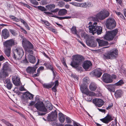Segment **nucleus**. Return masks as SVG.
I'll list each match as a JSON object with an SVG mask.
<instances>
[{
	"label": "nucleus",
	"mask_w": 126,
	"mask_h": 126,
	"mask_svg": "<svg viewBox=\"0 0 126 126\" xmlns=\"http://www.w3.org/2000/svg\"><path fill=\"white\" fill-rule=\"evenodd\" d=\"M84 59L83 56L80 55H77L74 56L70 65L73 67L75 68L78 70H81L82 67L80 65L82 61Z\"/></svg>",
	"instance_id": "f257e3e1"
},
{
	"label": "nucleus",
	"mask_w": 126,
	"mask_h": 126,
	"mask_svg": "<svg viewBox=\"0 0 126 126\" xmlns=\"http://www.w3.org/2000/svg\"><path fill=\"white\" fill-rule=\"evenodd\" d=\"M97 23L94 22L93 25L89 26L88 27L89 32L94 35L97 33L98 35L100 34L102 31L101 27L97 25Z\"/></svg>",
	"instance_id": "f03ea898"
},
{
	"label": "nucleus",
	"mask_w": 126,
	"mask_h": 126,
	"mask_svg": "<svg viewBox=\"0 0 126 126\" xmlns=\"http://www.w3.org/2000/svg\"><path fill=\"white\" fill-rule=\"evenodd\" d=\"M109 15V13L108 11H102L97 14L95 16L92 17V19L94 21H97L98 19L103 20L108 17Z\"/></svg>",
	"instance_id": "7ed1b4c3"
},
{
	"label": "nucleus",
	"mask_w": 126,
	"mask_h": 126,
	"mask_svg": "<svg viewBox=\"0 0 126 126\" xmlns=\"http://www.w3.org/2000/svg\"><path fill=\"white\" fill-rule=\"evenodd\" d=\"M118 51L116 48H113L108 53L104 55V57L107 59H113L116 58L118 55Z\"/></svg>",
	"instance_id": "20e7f679"
},
{
	"label": "nucleus",
	"mask_w": 126,
	"mask_h": 126,
	"mask_svg": "<svg viewBox=\"0 0 126 126\" xmlns=\"http://www.w3.org/2000/svg\"><path fill=\"white\" fill-rule=\"evenodd\" d=\"M24 52L21 47H17L14 50L13 56L16 60H20Z\"/></svg>",
	"instance_id": "39448f33"
},
{
	"label": "nucleus",
	"mask_w": 126,
	"mask_h": 126,
	"mask_svg": "<svg viewBox=\"0 0 126 126\" xmlns=\"http://www.w3.org/2000/svg\"><path fill=\"white\" fill-rule=\"evenodd\" d=\"M118 32L117 29H115L111 31H107L104 36V39L108 40H112Z\"/></svg>",
	"instance_id": "423d86ee"
},
{
	"label": "nucleus",
	"mask_w": 126,
	"mask_h": 126,
	"mask_svg": "<svg viewBox=\"0 0 126 126\" xmlns=\"http://www.w3.org/2000/svg\"><path fill=\"white\" fill-rule=\"evenodd\" d=\"M106 25L107 28L111 29L115 27L116 25V23L113 19L110 18L107 19Z\"/></svg>",
	"instance_id": "0eeeda50"
},
{
	"label": "nucleus",
	"mask_w": 126,
	"mask_h": 126,
	"mask_svg": "<svg viewBox=\"0 0 126 126\" xmlns=\"http://www.w3.org/2000/svg\"><path fill=\"white\" fill-rule=\"evenodd\" d=\"M35 107L37 110L39 111L44 112L47 111V109L46 108L44 103L42 101L37 102L34 105Z\"/></svg>",
	"instance_id": "6e6552de"
},
{
	"label": "nucleus",
	"mask_w": 126,
	"mask_h": 126,
	"mask_svg": "<svg viewBox=\"0 0 126 126\" xmlns=\"http://www.w3.org/2000/svg\"><path fill=\"white\" fill-rule=\"evenodd\" d=\"M22 42L23 46L25 49H27L28 48H33V46L32 43L25 38L23 39Z\"/></svg>",
	"instance_id": "1a4fd4ad"
},
{
	"label": "nucleus",
	"mask_w": 126,
	"mask_h": 126,
	"mask_svg": "<svg viewBox=\"0 0 126 126\" xmlns=\"http://www.w3.org/2000/svg\"><path fill=\"white\" fill-rule=\"evenodd\" d=\"M57 116V113L55 111L52 112L50 114H48L47 117V120L48 121H53L55 120Z\"/></svg>",
	"instance_id": "9d476101"
},
{
	"label": "nucleus",
	"mask_w": 126,
	"mask_h": 126,
	"mask_svg": "<svg viewBox=\"0 0 126 126\" xmlns=\"http://www.w3.org/2000/svg\"><path fill=\"white\" fill-rule=\"evenodd\" d=\"M114 117L111 115L108 114L104 118L100 119V120L102 122L106 124H108L109 122L113 120Z\"/></svg>",
	"instance_id": "9b49d317"
},
{
	"label": "nucleus",
	"mask_w": 126,
	"mask_h": 126,
	"mask_svg": "<svg viewBox=\"0 0 126 126\" xmlns=\"http://www.w3.org/2000/svg\"><path fill=\"white\" fill-rule=\"evenodd\" d=\"M103 81L106 83H110L112 81L110 75L108 74H104L102 76Z\"/></svg>",
	"instance_id": "f8f14e48"
},
{
	"label": "nucleus",
	"mask_w": 126,
	"mask_h": 126,
	"mask_svg": "<svg viewBox=\"0 0 126 126\" xmlns=\"http://www.w3.org/2000/svg\"><path fill=\"white\" fill-rule=\"evenodd\" d=\"M16 44V42L15 40L11 39L5 42L4 45L6 47H10L12 45H15Z\"/></svg>",
	"instance_id": "ddd939ff"
},
{
	"label": "nucleus",
	"mask_w": 126,
	"mask_h": 126,
	"mask_svg": "<svg viewBox=\"0 0 126 126\" xmlns=\"http://www.w3.org/2000/svg\"><path fill=\"white\" fill-rule=\"evenodd\" d=\"M93 102L96 106L98 107H101L104 104L103 101L100 99H94L93 100Z\"/></svg>",
	"instance_id": "4468645a"
},
{
	"label": "nucleus",
	"mask_w": 126,
	"mask_h": 126,
	"mask_svg": "<svg viewBox=\"0 0 126 126\" xmlns=\"http://www.w3.org/2000/svg\"><path fill=\"white\" fill-rule=\"evenodd\" d=\"M92 65V63L91 61L87 60L84 62L82 66L83 68L87 70L91 68Z\"/></svg>",
	"instance_id": "2eb2a0df"
},
{
	"label": "nucleus",
	"mask_w": 126,
	"mask_h": 126,
	"mask_svg": "<svg viewBox=\"0 0 126 126\" xmlns=\"http://www.w3.org/2000/svg\"><path fill=\"white\" fill-rule=\"evenodd\" d=\"M12 81L13 83L16 86H19L20 84V81L19 78L16 76L12 78Z\"/></svg>",
	"instance_id": "dca6fc26"
},
{
	"label": "nucleus",
	"mask_w": 126,
	"mask_h": 126,
	"mask_svg": "<svg viewBox=\"0 0 126 126\" xmlns=\"http://www.w3.org/2000/svg\"><path fill=\"white\" fill-rule=\"evenodd\" d=\"M2 36L4 39L7 38L9 36V32L7 29H5L2 30Z\"/></svg>",
	"instance_id": "f3484780"
},
{
	"label": "nucleus",
	"mask_w": 126,
	"mask_h": 126,
	"mask_svg": "<svg viewBox=\"0 0 126 126\" xmlns=\"http://www.w3.org/2000/svg\"><path fill=\"white\" fill-rule=\"evenodd\" d=\"M96 41L98 42L99 46H106L108 44V42L99 39H97Z\"/></svg>",
	"instance_id": "a211bd4d"
},
{
	"label": "nucleus",
	"mask_w": 126,
	"mask_h": 126,
	"mask_svg": "<svg viewBox=\"0 0 126 126\" xmlns=\"http://www.w3.org/2000/svg\"><path fill=\"white\" fill-rule=\"evenodd\" d=\"M101 71L100 69H98L94 70L93 72V74L98 77H100L102 74Z\"/></svg>",
	"instance_id": "6ab92c4d"
},
{
	"label": "nucleus",
	"mask_w": 126,
	"mask_h": 126,
	"mask_svg": "<svg viewBox=\"0 0 126 126\" xmlns=\"http://www.w3.org/2000/svg\"><path fill=\"white\" fill-rule=\"evenodd\" d=\"M37 67H36L35 66L33 67H28L27 69V71L30 74H33L36 71Z\"/></svg>",
	"instance_id": "aec40b11"
},
{
	"label": "nucleus",
	"mask_w": 126,
	"mask_h": 126,
	"mask_svg": "<svg viewBox=\"0 0 126 126\" xmlns=\"http://www.w3.org/2000/svg\"><path fill=\"white\" fill-rule=\"evenodd\" d=\"M81 6V7L87 8L93 6V4L90 2H86L82 3Z\"/></svg>",
	"instance_id": "412c9836"
},
{
	"label": "nucleus",
	"mask_w": 126,
	"mask_h": 126,
	"mask_svg": "<svg viewBox=\"0 0 126 126\" xmlns=\"http://www.w3.org/2000/svg\"><path fill=\"white\" fill-rule=\"evenodd\" d=\"M28 58L30 62L32 63H34L35 62V58L33 55L29 54L28 55Z\"/></svg>",
	"instance_id": "4be33fe9"
},
{
	"label": "nucleus",
	"mask_w": 126,
	"mask_h": 126,
	"mask_svg": "<svg viewBox=\"0 0 126 126\" xmlns=\"http://www.w3.org/2000/svg\"><path fill=\"white\" fill-rule=\"evenodd\" d=\"M25 97L27 99H32L33 98L34 95L29 92H27L25 93L24 94Z\"/></svg>",
	"instance_id": "5701e85b"
},
{
	"label": "nucleus",
	"mask_w": 126,
	"mask_h": 126,
	"mask_svg": "<svg viewBox=\"0 0 126 126\" xmlns=\"http://www.w3.org/2000/svg\"><path fill=\"white\" fill-rule=\"evenodd\" d=\"M123 92L121 90L116 91L115 94V95L116 98L121 97L123 95Z\"/></svg>",
	"instance_id": "b1692460"
},
{
	"label": "nucleus",
	"mask_w": 126,
	"mask_h": 126,
	"mask_svg": "<svg viewBox=\"0 0 126 126\" xmlns=\"http://www.w3.org/2000/svg\"><path fill=\"white\" fill-rule=\"evenodd\" d=\"M67 12V10L65 9H60L58 12V15L59 16H64L65 15Z\"/></svg>",
	"instance_id": "393cba45"
},
{
	"label": "nucleus",
	"mask_w": 126,
	"mask_h": 126,
	"mask_svg": "<svg viewBox=\"0 0 126 126\" xmlns=\"http://www.w3.org/2000/svg\"><path fill=\"white\" fill-rule=\"evenodd\" d=\"M59 117L60 122L62 123H63L65 120V118L63 114L61 113H59Z\"/></svg>",
	"instance_id": "a878e982"
},
{
	"label": "nucleus",
	"mask_w": 126,
	"mask_h": 126,
	"mask_svg": "<svg viewBox=\"0 0 126 126\" xmlns=\"http://www.w3.org/2000/svg\"><path fill=\"white\" fill-rule=\"evenodd\" d=\"M80 89L81 92L86 95L88 94L89 91L87 87H80Z\"/></svg>",
	"instance_id": "bb28decb"
},
{
	"label": "nucleus",
	"mask_w": 126,
	"mask_h": 126,
	"mask_svg": "<svg viewBox=\"0 0 126 126\" xmlns=\"http://www.w3.org/2000/svg\"><path fill=\"white\" fill-rule=\"evenodd\" d=\"M46 7L48 10L51 12L52 9L55 7V5L54 4H49L46 6Z\"/></svg>",
	"instance_id": "cd10ccee"
},
{
	"label": "nucleus",
	"mask_w": 126,
	"mask_h": 126,
	"mask_svg": "<svg viewBox=\"0 0 126 126\" xmlns=\"http://www.w3.org/2000/svg\"><path fill=\"white\" fill-rule=\"evenodd\" d=\"M5 54L8 57H9L11 54V47H6L4 50Z\"/></svg>",
	"instance_id": "c85d7f7f"
},
{
	"label": "nucleus",
	"mask_w": 126,
	"mask_h": 126,
	"mask_svg": "<svg viewBox=\"0 0 126 126\" xmlns=\"http://www.w3.org/2000/svg\"><path fill=\"white\" fill-rule=\"evenodd\" d=\"M7 73L6 71L3 70L1 71L0 73V77L2 78H4L7 75Z\"/></svg>",
	"instance_id": "c756f323"
},
{
	"label": "nucleus",
	"mask_w": 126,
	"mask_h": 126,
	"mask_svg": "<svg viewBox=\"0 0 126 126\" xmlns=\"http://www.w3.org/2000/svg\"><path fill=\"white\" fill-rule=\"evenodd\" d=\"M88 79V78L87 77H85L83 79V82L84 87H86L87 86L89 82Z\"/></svg>",
	"instance_id": "7c9ffc66"
},
{
	"label": "nucleus",
	"mask_w": 126,
	"mask_h": 126,
	"mask_svg": "<svg viewBox=\"0 0 126 126\" xmlns=\"http://www.w3.org/2000/svg\"><path fill=\"white\" fill-rule=\"evenodd\" d=\"M21 23H22L25 27L29 30H30V29L29 27L28 24H27V23L23 19L20 18V20Z\"/></svg>",
	"instance_id": "2f4dec72"
},
{
	"label": "nucleus",
	"mask_w": 126,
	"mask_h": 126,
	"mask_svg": "<svg viewBox=\"0 0 126 126\" xmlns=\"http://www.w3.org/2000/svg\"><path fill=\"white\" fill-rule=\"evenodd\" d=\"M21 23H22L25 27L29 30H30V29L29 27L28 24H27V23L23 19L20 18V20Z\"/></svg>",
	"instance_id": "473e14b6"
},
{
	"label": "nucleus",
	"mask_w": 126,
	"mask_h": 126,
	"mask_svg": "<svg viewBox=\"0 0 126 126\" xmlns=\"http://www.w3.org/2000/svg\"><path fill=\"white\" fill-rule=\"evenodd\" d=\"M45 65H46V66L47 68H49L52 71L53 73V74L54 76L55 72L52 66L48 63L46 64H45Z\"/></svg>",
	"instance_id": "72a5a7b5"
},
{
	"label": "nucleus",
	"mask_w": 126,
	"mask_h": 126,
	"mask_svg": "<svg viewBox=\"0 0 126 126\" xmlns=\"http://www.w3.org/2000/svg\"><path fill=\"white\" fill-rule=\"evenodd\" d=\"M54 17L56 18L59 20H61L64 19H69L71 18V16H65L63 17H60L55 16H53Z\"/></svg>",
	"instance_id": "f704fd0d"
},
{
	"label": "nucleus",
	"mask_w": 126,
	"mask_h": 126,
	"mask_svg": "<svg viewBox=\"0 0 126 126\" xmlns=\"http://www.w3.org/2000/svg\"><path fill=\"white\" fill-rule=\"evenodd\" d=\"M69 3L76 6L81 7V6H81L82 3H77L75 2H70Z\"/></svg>",
	"instance_id": "c9c22d12"
},
{
	"label": "nucleus",
	"mask_w": 126,
	"mask_h": 126,
	"mask_svg": "<svg viewBox=\"0 0 126 126\" xmlns=\"http://www.w3.org/2000/svg\"><path fill=\"white\" fill-rule=\"evenodd\" d=\"M87 95H89L90 96H95L96 95L93 92L89 91L88 93V94H87Z\"/></svg>",
	"instance_id": "e433bc0d"
},
{
	"label": "nucleus",
	"mask_w": 126,
	"mask_h": 126,
	"mask_svg": "<svg viewBox=\"0 0 126 126\" xmlns=\"http://www.w3.org/2000/svg\"><path fill=\"white\" fill-rule=\"evenodd\" d=\"M124 82L122 80H120V81H118L117 83H115V86H120L123 84Z\"/></svg>",
	"instance_id": "4c0bfd02"
},
{
	"label": "nucleus",
	"mask_w": 126,
	"mask_h": 126,
	"mask_svg": "<svg viewBox=\"0 0 126 126\" xmlns=\"http://www.w3.org/2000/svg\"><path fill=\"white\" fill-rule=\"evenodd\" d=\"M72 32L74 34H76L77 33V31L76 29V27L73 26L71 29Z\"/></svg>",
	"instance_id": "58836bf2"
},
{
	"label": "nucleus",
	"mask_w": 126,
	"mask_h": 126,
	"mask_svg": "<svg viewBox=\"0 0 126 126\" xmlns=\"http://www.w3.org/2000/svg\"><path fill=\"white\" fill-rule=\"evenodd\" d=\"M46 107L47 109L51 110L53 109V107L52 105L50 103L48 104L46 106Z\"/></svg>",
	"instance_id": "ea45409f"
},
{
	"label": "nucleus",
	"mask_w": 126,
	"mask_h": 126,
	"mask_svg": "<svg viewBox=\"0 0 126 126\" xmlns=\"http://www.w3.org/2000/svg\"><path fill=\"white\" fill-rule=\"evenodd\" d=\"M38 7L39 9L42 11H45L47 10V9L44 7L40 6H38Z\"/></svg>",
	"instance_id": "a19ab883"
},
{
	"label": "nucleus",
	"mask_w": 126,
	"mask_h": 126,
	"mask_svg": "<svg viewBox=\"0 0 126 126\" xmlns=\"http://www.w3.org/2000/svg\"><path fill=\"white\" fill-rule=\"evenodd\" d=\"M8 68V66L7 64H4L3 67V70L6 71Z\"/></svg>",
	"instance_id": "79ce46f5"
},
{
	"label": "nucleus",
	"mask_w": 126,
	"mask_h": 126,
	"mask_svg": "<svg viewBox=\"0 0 126 126\" xmlns=\"http://www.w3.org/2000/svg\"><path fill=\"white\" fill-rule=\"evenodd\" d=\"M107 89L110 92H114L115 91L114 87H107Z\"/></svg>",
	"instance_id": "37998d69"
},
{
	"label": "nucleus",
	"mask_w": 126,
	"mask_h": 126,
	"mask_svg": "<svg viewBox=\"0 0 126 126\" xmlns=\"http://www.w3.org/2000/svg\"><path fill=\"white\" fill-rule=\"evenodd\" d=\"M31 2L33 5H38V2L35 0H31Z\"/></svg>",
	"instance_id": "c03bdc74"
},
{
	"label": "nucleus",
	"mask_w": 126,
	"mask_h": 126,
	"mask_svg": "<svg viewBox=\"0 0 126 126\" xmlns=\"http://www.w3.org/2000/svg\"><path fill=\"white\" fill-rule=\"evenodd\" d=\"M6 81L7 82V83L6 87H12V84L10 81H9V80H6Z\"/></svg>",
	"instance_id": "a18cd8bd"
},
{
	"label": "nucleus",
	"mask_w": 126,
	"mask_h": 126,
	"mask_svg": "<svg viewBox=\"0 0 126 126\" xmlns=\"http://www.w3.org/2000/svg\"><path fill=\"white\" fill-rule=\"evenodd\" d=\"M10 31L11 32V33L13 35H16V31L13 30H11L10 29Z\"/></svg>",
	"instance_id": "49530a36"
},
{
	"label": "nucleus",
	"mask_w": 126,
	"mask_h": 126,
	"mask_svg": "<svg viewBox=\"0 0 126 126\" xmlns=\"http://www.w3.org/2000/svg\"><path fill=\"white\" fill-rule=\"evenodd\" d=\"M85 99L87 101H91L92 100V98L89 95L87 96Z\"/></svg>",
	"instance_id": "de8ad7c7"
},
{
	"label": "nucleus",
	"mask_w": 126,
	"mask_h": 126,
	"mask_svg": "<svg viewBox=\"0 0 126 126\" xmlns=\"http://www.w3.org/2000/svg\"><path fill=\"white\" fill-rule=\"evenodd\" d=\"M64 4V2L61 1L58 4L59 6L61 7H63Z\"/></svg>",
	"instance_id": "09e8293b"
},
{
	"label": "nucleus",
	"mask_w": 126,
	"mask_h": 126,
	"mask_svg": "<svg viewBox=\"0 0 126 126\" xmlns=\"http://www.w3.org/2000/svg\"><path fill=\"white\" fill-rule=\"evenodd\" d=\"M66 121L67 123H70L71 122V120L70 118L69 117H67L66 118Z\"/></svg>",
	"instance_id": "8fccbe9b"
},
{
	"label": "nucleus",
	"mask_w": 126,
	"mask_h": 126,
	"mask_svg": "<svg viewBox=\"0 0 126 126\" xmlns=\"http://www.w3.org/2000/svg\"><path fill=\"white\" fill-rule=\"evenodd\" d=\"M31 49V48H27V49H25V50L26 51L29 52V53L32 54L33 53L32 51L30 49Z\"/></svg>",
	"instance_id": "3c124183"
},
{
	"label": "nucleus",
	"mask_w": 126,
	"mask_h": 126,
	"mask_svg": "<svg viewBox=\"0 0 126 126\" xmlns=\"http://www.w3.org/2000/svg\"><path fill=\"white\" fill-rule=\"evenodd\" d=\"M41 70H38V69L37 70V73L36 74H34V76L35 77L38 76L40 73V71Z\"/></svg>",
	"instance_id": "603ef678"
},
{
	"label": "nucleus",
	"mask_w": 126,
	"mask_h": 126,
	"mask_svg": "<svg viewBox=\"0 0 126 126\" xmlns=\"http://www.w3.org/2000/svg\"><path fill=\"white\" fill-rule=\"evenodd\" d=\"M53 84H54L55 85L54 87H56L58 86L59 85V82L58 80L56 81L55 82L53 83Z\"/></svg>",
	"instance_id": "864d4df0"
},
{
	"label": "nucleus",
	"mask_w": 126,
	"mask_h": 126,
	"mask_svg": "<svg viewBox=\"0 0 126 126\" xmlns=\"http://www.w3.org/2000/svg\"><path fill=\"white\" fill-rule=\"evenodd\" d=\"M89 89L90 90L92 91H94L96 89V87H89Z\"/></svg>",
	"instance_id": "5fc2aeb1"
},
{
	"label": "nucleus",
	"mask_w": 126,
	"mask_h": 126,
	"mask_svg": "<svg viewBox=\"0 0 126 126\" xmlns=\"http://www.w3.org/2000/svg\"><path fill=\"white\" fill-rule=\"evenodd\" d=\"M96 86V85L94 82H92L90 84L89 87H95Z\"/></svg>",
	"instance_id": "6e6d98bb"
},
{
	"label": "nucleus",
	"mask_w": 126,
	"mask_h": 126,
	"mask_svg": "<svg viewBox=\"0 0 126 126\" xmlns=\"http://www.w3.org/2000/svg\"><path fill=\"white\" fill-rule=\"evenodd\" d=\"M43 22L47 26H50V24L49 23V22L48 21H43Z\"/></svg>",
	"instance_id": "4d7b16f0"
},
{
	"label": "nucleus",
	"mask_w": 126,
	"mask_h": 126,
	"mask_svg": "<svg viewBox=\"0 0 126 126\" xmlns=\"http://www.w3.org/2000/svg\"><path fill=\"white\" fill-rule=\"evenodd\" d=\"M71 77H73L74 79H76L77 80H78V78L77 77V76L75 75L72 74L71 75Z\"/></svg>",
	"instance_id": "13d9d810"
},
{
	"label": "nucleus",
	"mask_w": 126,
	"mask_h": 126,
	"mask_svg": "<svg viewBox=\"0 0 126 126\" xmlns=\"http://www.w3.org/2000/svg\"><path fill=\"white\" fill-rule=\"evenodd\" d=\"M35 102L34 101H32L30 103H29V106H32L34 104H35Z\"/></svg>",
	"instance_id": "bf43d9fd"
},
{
	"label": "nucleus",
	"mask_w": 126,
	"mask_h": 126,
	"mask_svg": "<svg viewBox=\"0 0 126 126\" xmlns=\"http://www.w3.org/2000/svg\"><path fill=\"white\" fill-rule=\"evenodd\" d=\"M21 29L22 30L21 32H22L25 34H27V31L25 30L23 28H21Z\"/></svg>",
	"instance_id": "052dcab7"
},
{
	"label": "nucleus",
	"mask_w": 126,
	"mask_h": 126,
	"mask_svg": "<svg viewBox=\"0 0 126 126\" xmlns=\"http://www.w3.org/2000/svg\"><path fill=\"white\" fill-rule=\"evenodd\" d=\"M1 121L5 124L6 125H7V123H8V122L6 121L4 119H2L1 120Z\"/></svg>",
	"instance_id": "680f3d73"
},
{
	"label": "nucleus",
	"mask_w": 126,
	"mask_h": 126,
	"mask_svg": "<svg viewBox=\"0 0 126 126\" xmlns=\"http://www.w3.org/2000/svg\"><path fill=\"white\" fill-rule=\"evenodd\" d=\"M59 9L57 8L53 10H52L51 11V12L52 13H56L59 10Z\"/></svg>",
	"instance_id": "e2e57ef3"
},
{
	"label": "nucleus",
	"mask_w": 126,
	"mask_h": 126,
	"mask_svg": "<svg viewBox=\"0 0 126 126\" xmlns=\"http://www.w3.org/2000/svg\"><path fill=\"white\" fill-rule=\"evenodd\" d=\"M19 90L21 91H25L26 89L24 88V87H19Z\"/></svg>",
	"instance_id": "0e129e2a"
},
{
	"label": "nucleus",
	"mask_w": 126,
	"mask_h": 126,
	"mask_svg": "<svg viewBox=\"0 0 126 126\" xmlns=\"http://www.w3.org/2000/svg\"><path fill=\"white\" fill-rule=\"evenodd\" d=\"M53 85H50V84H44L43 85V86L44 87H51V86H53Z\"/></svg>",
	"instance_id": "69168bd1"
},
{
	"label": "nucleus",
	"mask_w": 126,
	"mask_h": 126,
	"mask_svg": "<svg viewBox=\"0 0 126 126\" xmlns=\"http://www.w3.org/2000/svg\"><path fill=\"white\" fill-rule=\"evenodd\" d=\"M84 37L83 38L85 39H87L89 37V36L86 33L85 34V35H84Z\"/></svg>",
	"instance_id": "338daca9"
},
{
	"label": "nucleus",
	"mask_w": 126,
	"mask_h": 126,
	"mask_svg": "<svg viewBox=\"0 0 126 126\" xmlns=\"http://www.w3.org/2000/svg\"><path fill=\"white\" fill-rule=\"evenodd\" d=\"M56 87H52V89L53 91L56 92L57 91L56 89Z\"/></svg>",
	"instance_id": "774afa93"
}]
</instances>
